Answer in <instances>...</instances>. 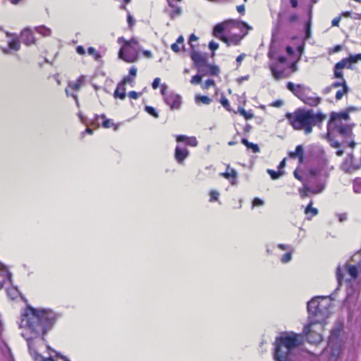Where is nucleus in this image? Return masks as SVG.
<instances>
[{"mask_svg": "<svg viewBox=\"0 0 361 361\" xmlns=\"http://www.w3.org/2000/svg\"><path fill=\"white\" fill-rule=\"evenodd\" d=\"M61 315L50 309L27 306L21 315V326L30 332L45 336L61 319Z\"/></svg>", "mask_w": 361, "mask_h": 361, "instance_id": "nucleus-1", "label": "nucleus"}, {"mask_svg": "<svg viewBox=\"0 0 361 361\" xmlns=\"http://www.w3.org/2000/svg\"><path fill=\"white\" fill-rule=\"evenodd\" d=\"M285 117L295 130H302L305 135L310 134L314 126H321L326 118L325 114L321 111L314 114L312 109L302 108L286 113Z\"/></svg>", "mask_w": 361, "mask_h": 361, "instance_id": "nucleus-2", "label": "nucleus"}, {"mask_svg": "<svg viewBox=\"0 0 361 361\" xmlns=\"http://www.w3.org/2000/svg\"><path fill=\"white\" fill-rule=\"evenodd\" d=\"M303 342V336L294 332L285 333L277 337L274 344V360L290 361L293 350L302 345Z\"/></svg>", "mask_w": 361, "mask_h": 361, "instance_id": "nucleus-3", "label": "nucleus"}, {"mask_svg": "<svg viewBox=\"0 0 361 361\" xmlns=\"http://www.w3.org/2000/svg\"><path fill=\"white\" fill-rule=\"evenodd\" d=\"M350 117L345 113L333 111L327 123V133L325 135L328 141H332V133H336L343 137L352 138L354 137L353 130L355 123H348Z\"/></svg>", "mask_w": 361, "mask_h": 361, "instance_id": "nucleus-4", "label": "nucleus"}, {"mask_svg": "<svg viewBox=\"0 0 361 361\" xmlns=\"http://www.w3.org/2000/svg\"><path fill=\"white\" fill-rule=\"evenodd\" d=\"M344 343L341 338V330L331 331L326 347L323 350V356L326 361L341 360L343 352Z\"/></svg>", "mask_w": 361, "mask_h": 361, "instance_id": "nucleus-5", "label": "nucleus"}, {"mask_svg": "<svg viewBox=\"0 0 361 361\" xmlns=\"http://www.w3.org/2000/svg\"><path fill=\"white\" fill-rule=\"evenodd\" d=\"M118 42L122 44L118 51V57L126 63H135L139 59V42L135 38L126 40L123 37L118 38Z\"/></svg>", "mask_w": 361, "mask_h": 361, "instance_id": "nucleus-6", "label": "nucleus"}, {"mask_svg": "<svg viewBox=\"0 0 361 361\" xmlns=\"http://www.w3.org/2000/svg\"><path fill=\"white\" fill-rule=\"evenodd\" d=\"M361 61V53L355 55H350L348 57L343 58L338 61L334 68V78L343 80L344 75L343 69H354V65Z\"/></svg>", "mask_w": 361, "mask_h": 361, "instance_id": "nucleus-7", "label": "nucleus"}, {"mask_svg": "<svg viewBox=\"0 0 361 361\" xmlns=\"http://www.w3.org/2000/svg\"><path fill=\"white\" fill-rule=\"evenodd\" d=\"M315 325L319 326V329L322 330L324 324L319 319H311L307 325L305 326L306 338L310 343L317 345L323 341V336L321 333L316 332L312 329Z\"/></svg>", "mask_w": 361, "mask_h": 361, "instance_id": "nucleus-8", "label": "nucleus"}, {"mask_svg": "<svg viewBox=\"0 0 361 361\" xmlns=\"http://www.w3.org/2000/svg\"><path fill=\"white\" fill-rule=\"evenodd\" d=\"M337 88L336 94H335V99L336 101L341 100L345 95H347L350 92V88L347 84V82L345 78L343 80H341V81H336L331 84L329 86L325 87L322 92L324 94H327L330 93L334 89Z\"/></svg>", "mask_w": 361, "mask_h": 361, "instance_id": "nucleus-9", "label": "nucleus"}, {"mask_svg": "<svg viewBox=\"0 0 361 361\" xmlns=\"http://www.w3.org/2000/svg\"><path fill=\"white\" fill-rule=\"evenodd\" d=\"M161 94L164 96L165 103L171 108V110H178L182 105V97L176 92L167 93L166 87H163L161 90Z\"/></svg>", "mask_w": 361, "mask_h": 361, "instance_id": "nucleus-10", "label": "nucleus"}, {"mask_svg": "<svg viewBox=\"0 0 361 361\" xmlns=\"http://www.w3.org/2000/svg\"><path fill=\"white\" fill-rule=\"evenodd\" d=\"M190 56L198 73L207 74L204 69V66L207 63L206 54L196 50V49H192L190 51Z\"/></svg>", "mask_w": 361, "mask_h": 361, "instance_id": "nucleus-11", "label": "nucleus"}, {"mask_svg": "<svg viewBox=\"0 0 361 361\" xmlns=\"http://www.w3.org/2000/svg\"><path fill=\"white\" fill-rule=\"evenodd\" d=\"M307 310L310 316L309 317L310 321L311 319H323L324 312L322 308L320 307L319 298H314L307 303Z\"/></svg>", "mask_w": 361, "mask_h": 361, "instance_id": "nucleus-12", "label": "nucleus"}, {"mask_svg": "<svg viewBox=\"0 0 361 361\" xmlns=\"http://www.w3.org/2000/svg\"><path fill=\"white\" fill-rule=\"evenodd\" d=\"M300 100L305 104L312 107L317 106L322 102V99L317 97L316 93L312 92L310 87L307 88Z\"/></svg>", "mask_w": 361, "mask_h": 361, "instance_id": "nucleus-13", "label": "nucleus"}, {"mask_svg": "<svg viewBox=\"0 0 361 361\" xmlns=\"http://www.w3.org/2000/svg\"><path fill=\"white\" fill-rule=\"evenodd\" d=\"M85 78L84 75H80L75 81H70L68 83V87L65 89L67 97H73L77 99V95L70 93V90L73 92H78L81 87L85 84Z\"/></svg>", "mask_w": 361, "mask_h": 361, "instance_id": "nucleus-14", "label": "nucleus"}, {"mask_svg": "<svg viewBox=\"0 0 361 361\" xmlns=\"http://www.w3.org/2000/svg\"><path fill=\"white\" fill-rule=\"evenodd\" d=\"M307 87L301 84L295 85L292 82H288L286 84V88L299 99H300L304 92H306Z\"/></svg>", "mask_w": 361, "mask_h": 361, "instance_id": "nucleus-15", "label": "nucleus"}, {"mask_svg": "<svg viewBox=\"0 0 361 361\" xmlns=\"http://www.w3.org/2000/svg\"><path fill=\"white\" fill-rule=\"evenodd\" d=\"M190 153L187 148L177 145L175 149L174 157L178 164H183Z\"/></svg>", "mask_w": 361, "mask_h": 361, "instance_id": "nucleus-16", "label": "nucleus"}, {"mask_svg": "<svg viewBox=\"0 0 361 361\" xmlns=\"http://www.w3.org/2000/svg\"><path fill=\"white\" fill-rule=\"evenodd\" d=\"M176 140L178 142H184L185 145L189 147H197L198 145V141L197 138L194 136L188 137L183 135H176Z\"/></svg>", "mask_w": 361, "mask_h": 361, "instance_id": "nucleus-17", "label": "nucleus"}, {"mask_svg": "<svg viewBox=\"0 0 361 361\" xmlns=\"http://www.w3.org/2000/svg\"><path fill=\"white\" fill-rule=\"evenodd\" d=\"M22 42L27 46L35 43L32 32L29 28H25L20 33Z\"/></svg>", "mask_w": 361, "mask_h": 361, "instance_id": "nucleus-18", "label": "nucleus"}, {"mask_svg": "<svg viewBox=\"0 0 361 361\" xmlns=\"http://www.w3.org/2000/svg\"><path fill=\"white\" fill-rule=\"evenodd\" d=\"M220 176L230 180L231 183L233 185L236 182L238 173L237 171L234 169L231 168L230 165L228 164L226 166V171L225 172L221 173Z\"/></svg>", "mask_w": 361, "mask_h": 361, "instance_id": "nucleus-19", "label": "nucleus"}, {"mask_svg": "<svg viewBox=\"0 0 361 361\" xmlns=\"http://www.w3.org/2000/svg\"><path fill=\"white\" fill-rule=\"evenodd\" d=\"M269 68L273 78L276 80H280L289 76V75L287 74L284 71V70H279L276 64H270Z\"/></svg>", "mask_w": 361, "mask_h": 361, "instance_id": "nucleus-20", "label": "nucleus"}, {"mask_svg": "<svg viewBox=\"0 0 361 361\" xmlns=\"http://www.w3.org/2000/svg\"><path fill=\"white\" fill-rule=\"evenodd\" d=\"M99 118L102 119V127L104 128H112L114 130H117L118 129L119 124L114 123L112 119L107 118L104 114H102L100 116L97 115L95 119L98 120Z\"/></svg>", "mask_w": 361, "mask_h": 361, "instance_id": "nucleus-21", "label": "nucleus"}, {"mask_svg": "<svg viewBox=\"0 0 361 361\" xmlns=\"http://www.w3.org/2000/svg\"><path fill=\"white\" fill-rule=\"evenodd\" d=\"M11 274L8 269L0 262V289H1L4 283L11 280Z\"/></svg>", "mask_w": 361, "mask_h": 361, "instance_id": "nucleus-22", "label": "nucleus"}, {"mask_svg": "<svg viewBox=\"0 0 361 361\" xmlns=\"http://www.w3.org/2000/svg\"><path fill=\"white\" fill-rule=\"evenodd\" d=\"M288 157L291 159H298L299 163L302 164L304 162V150L303 147L301 145L296 146L294 152H288Z\"/></svg>", "mask_w": 361, "mask_h": 361, "instance_id": "nucleus-23", "label": "nucleus"}, {"mask_svg": "<svg viewBox=\"0 0 361 361\" xmlns=\"http://www.w3.org/2000/svg\"><path fill=\"white\" fill-rule=\"evenodd\" d=\"M231 25V22H228V20H225L223 23L216 24L213 29V35L216 37V38H219L221 37L224 31H225L228 26Z\"/></svg>", "mask_w": 361, "mask_h": 361, "instance_id": "nucleus-24", "label": "nucleus"}, {"mask_svg": "<svg viewBox=\"0 0 361 361\" xmlns=\"http://www.w3.org/2000/svg\"><path fill=\"white\" fill-rule=\"evenodd\" d=\"M126 85L123 83L118 82L117 87L114 92V97L115 99H120L123 100L126 97Z\"/></svg>", "mask_w": 361, "mask_h": 361, "instance_id": "nucleus-25", "label": "nucleus"}, {"mask_svg": "<svg viewBox=\"0 0 361 361\" xmlns=\"http://www.w3.org/2000/svg\"><path fill=\"white\" fill-rule=\"evenodd\" d=\"M322 190H312L310 186L304 183L303 187L299 189V194L302 199L306 198L309 193L317 194L321 192Z\"/></svg>", "mask_w": 361, "mask_h": 361, "instance_id": "nucleus-26", "label": "nucleus"}, {"mask_svg": "<svg viewBox=\"0 0 361 361\" xmlns=\"http://www.w3.org/2000/svg\"><path fill=\"white\" fill-rule=\"evenodd\" d=\"M204 73H207V75H212V76H217L219 74V68L218 66L215 65H211L209 63H206L205 66H204Z\"/></svg>", "mask_w": 361, "mask_h": 361, "instance_id": "nucleus-27", "label": "nucleus"}, {"mask_svg": "<svg viewBox=\"0 0 361 361\" xmlns=\"http://www.w3.org/2000/svg\"><path fill=\"white\" fill-rule=\"evenodd\" d=\"M212 99L206 95L196 94L195 96V102L196 104L209 105L212 103Z\"/></svg>", "mask_w": 361, "mask_h": 361, "instance_id": "nucleus-28", "label": "nucleus"}, {"mask_svg": "<svg viewBox=\"0 0 361 361\" xmlns=\"http://www.w3.org/2000/svg\"><path fill=\"white\" fill-rule=\"evenodd\" d=\"M209 87H214L216 94L219 91V88L217 87L215 81L212 79H207L201 85V88L203 90H207Z\"/></svg>", "mask_w": 361, "mask_h": 361, "instance_id": "nucleus-29", "label": "nucleus"}, {"mask_svg": "<svg viewBox=\"0 0 361 361\" xmlns=\"http://www.w3.org/2000/svg\"><path fill=\"white\" fill-rule=\"evenodd\" d=\"M228 22H231V25L235 26L240 30L243 28H245L246 30H252V27H250L245 22L235 20H228Z\"/></svg>", "mask_w": 361, "mask_h": 361, "instance_id": "nucleus-30", "label": "nucleus"}, {"mask_svg": "<svg viewBox=\"0 0 361 361\" xmlns=\"http://www.w3.org/2000/svg\"><path fill=\"white\" fill-rule=\"evenodd\" d=\"M29 352L31 356L35 360H37L41 358V361H55L52 357L44 358L42 357V356L33 348L29 345Z\"/></svg>", "mask_w": 361, "mask_h": 361, "instance_id": "nucleus-31", "label": "nucleus"}, {"mask_svg": "<svg viewBox=\"0 0 361 361\" xmlns=\"http://www.w3.org/2000/svg\"><path fill=\"white\" fill-rule=\"evenodd\" d=\"M247 34V32H244L242 35H233L230 37L231 45H239L243 37Z\"/></svg>", "mask_w": 361, "mask_h": 361, "instance_id": "nucleus-32", "label": "nucleus"}, {"mask_svg": "<svg viewBox=\"0 0 361 361\" xmlns=\"http://www.w3.org/2000/svg\"><path fill=\"white\" fill-rule=\"evenodd\" d=\"M241 143L246 146L247 148L252 149V152L255 153L259 152V147L257 144L250 142L246 138H243L241 140Z\"/></svg>", "mask_w": 361, "mask_h": 361, "instance_id": "nucleus-33", "label": "nucleus"}, {"mask_svg": "<svg viewBox=\"0 0 361 361\" xmlns=\"http://www.w3.org/2000/svg\"><path fill=\"white\" fill-rule=\"evenodd\" d=\"M312 204L313 202L310 201L305 209V214L307 215L310 214L312 216H314L318 214V210L317 208L312 207Z\"/></svg>", "mask_w": 361, "mask_h": 361, "instance_id": "nucleus-34", "label": "nucleus"}, {"mask_svg": "<svg viewBox=\"0 0 361 361\" xmlns=\"http://www.w3.org/2000/svg\"><path fill=\"white\" fill-rule=\"evenodd\" d=\"M340 16H341V18L343 16L345 18H352L354 20H361V13H352L351 11H344V12H342Z\"/></svg>", "mask_w": 361, "mask_h": 361, "instance_id": "nucleus-35", "label": "nucleus"}, {"mask_svg": "<svg viewBox=\"0 0 361 361\" xmlns=\"http://www.w3.org/2000/svg\"><path fill=\"white\" fill-rule=\"evenodd\" d=\"M347 271L353 279H355L357 277L358 270L355 265H348Z\"/></svg>", "mask_w": 361, "mask_h": 361, "instance_id": "nucleus-36", "label": "nucleus"}, {"mask_svg": "<svg viewBox=\"0 0 361 361\" xmlns=\"http://www.w3.org/2000/svg\"><path fill=\"white\" fill-rule=\"evenodd\" d=\"M311 17L308 19V20L305 24V38L306 39H310L311 37Z\"/></svg>", "mask_w": 361, "mask_h": 361, "instance_id": "nucleus-37", "label": "nucleus"}, {"mask_svg": "<svg viewBox=\"0 0 361 361\" xmlns=\"http://www.w3.org/2000/svg\"><path fill=\"white\" fill-rule=\"evenodd\" d=\"M8 47L11 49L18 51L20 48V41L18 39H13L8 42Z\"/></svg>", "mask_w": 361, "mask_h": 361, "instance_id": "nucleus-38", "label": "nucleus"}, {"mask_svg": "<svg viewBox=\"0 0 361 361\" xmlns=\"http://www.w3.org/2000/svg\"><path fill=\"white\" fill-rule=\"evenodd\" d=\"M87 52L90 55H91L96 61H98L101 59L102 56L100 53L96 50L94 47H89L87 49Z\"/></svg>", "mask_w": 361, "mask_h": 361, "instance_id": "nucleus-39", "label": "nucleus"}, {"mask_svg": "<svg viewBox=\"0 0 361 361\" xmlns=\"http://www.w3.org/2000/svg\"><path fill=\"white\" fill-rule=\"evenodd\" d=\"M199 73L200 74H197L192 77V78L190 80V82L192 85L200 84L202 81V77L207 75V74H203V73Z\"/></svg>", "mask_w": 361, "mask_h": 361, "instance_id": "nucleus-40", "label": "nucleus"}, {"mask_svg": "<svg viewBox=\"0 0 361 361\" xmlns=\"http://www.w3.org/2000/svg\"><path fill=\"white\" fill-rule=\"evenodd\" d=\"M169 6H171L173 10L171 13V18H174L175 17L180 15L181 13V8L178 6H175L171 4L170 1H169Z\"/></svg>", "mask_w": 361, "mask_h": 361, "instance_id": "nucleus-41", "label": "nucleus"}, {"mask_svg": "<svg viewBox=\"0 0 361 361\" xmlns=\"http://www.w3.org/2000/svg\"><path fill=\"white\" fill-rule=\"evenodd\" d=\"M221 104L228 111H231V106L228 99L225 97L222 96L219 100Z\"/></svg>", "mask_w": 361, "mask_h": 361, "instance_id": "nucleus-42", "label": "nucleus"}, {"mask_svg": "<svg viewBox=\"0 0 361 361\" xmlns=\"http://www.w3.org/2000/svg\"><path fill=\"white\" fill-rule=\"evenodd\" d=\"M267 173L273 180L278 179L282 175V173L280 171H276L272 169H268Z\"/></svg>", "mask_w": 361, "mask_h": 361, "instance_id": "nucleus-43", "label": "nucleus"}, {"mask_svg": "<svg viewBox=\"0 0 361 361\" xmlns=\"http://www.w3.org/2000/svg\"><path fill=\"white\" fill-rule=\"evenodd\" d=\"M361 178H357L353 182V190L355 192H360L361 191Z\"/></svg>", "mask_w": 361, "mask_h": 361, "instance_id": "nucleus-44", "label": "nucleus"}, {"mask_svg": "<svg viewBox=\"0 0 361 361\" xmlns=\"http://www.w3.org/2000/svg\"><path fill=\"white\" fill-rule=\"evenodd\" d=\"M292 258V250H288L286 254H284L281 259V262L287 263L290 261Z\"/></svg>", "mask_w": 361, "mask_h": 361, "instance_id": "nucleus-45", "label": "nucleus"}, {"mask_svg": "<svg viewBox=\"0 0 361 361\" xmlns=\"http://www.w3.org/2000/svg\"><path fill=\"white\" fill-rule=\"evenodd\" d=\"M238 111L240 115L243 116L247 120L253 118V114L250 112L246 111L243 108H240Z\"/></svg>", "mask_w": 361, "mask_h": 361, "instance_id": "nucleus-46", "label": "nucleus"}, {"mask_svg": "<svg viewBox=\"0 0 361 361\" xmlns=\"http://www.w3.org/2000/svg\"><path fill=\"white\" fill-rule=\"evenodd\" d=\"M219 193L216 190H211L209 192V202H213L217 201L219 199Z\"/></svg>", "mask_w": 361, "mask_h": 361, "instance_id": "nucleus-47", "label": "nucleus"}, {"mask_svg": "<svg viewBox=\"0 0 361 361\" xmlns=\"http://www.w3.org/2000/svg\"><path fill=\"white\" fill-rule=\"evenodd\" d=\"M198 40V37L195 34H191L189 37V44L190 47V49H195V46L193 44V42H196Z\"/></svg>", "mask_w": 361, "mask_h": 361, "instance_id": "nucleus-48", "label": "nucleus"}, {"mask_svg": "<svg viewBox=\"0 0 361 361\" xmlns=\"http://www.w3.org/2000/svg\"><path fill=\"white\" fill-rule=\"evenodd\" d=\"M342 49H343V46L338 44V45H336L334 47L329 49V54H335V53L341 51Z\"/></svg>", "mask_w": 361, "mask_h": 361, "instance_id": "nucleus-49", "label": "nucleus"}, {"mask_svg": "<svg viewBox=\"0 0 361 361\" xmlns=\"http://www.w3.org/2000/svg\"><path fill=\"white\" fill-rule=\"evenodd\" d=\"M145 111L150 115L153 116L154 117H155V118L158 117V114H157L156 110L152 106H145Z\"/></svg>", "mask_w": 361, "mask_h": 361, "instance_id": "nucleus-50", "label": "nucleus"}, {"mask_svg": "<svg viewBox=\"0 0 361 361\" xmlns=\"http://www.w3.org/2000/svg\"><path fill=\"white\" fill-rule=\"evenodd\" d=\"M182 46L176 42L173 43L171 46V49L175 53H178L180 51V50L183 49Z\"/></svg>", "mask_w": 361, "mask_h": 361, "instance_id": "nucleus-51", "label": "nucleus"}, {"mask_svg": "<svg viewBox=\"0 0 361 361\" xmlns=\"http://www.w3.org/2000/svg\"><path fill=\"white\" fill-rule=\"evenodd\" d=\"M134 81V78L130 77V75H127L123 78V80L120 82L121 83H123L124 85L126 84H131Z\"/></svg>", "mask_w": 361, "mask_h": 361, "instance_id": "nucleus-52", "label": "nucleus"}, {"mask_svg": "<svg viewBox=\"0 0 361 361\" xmlns=\"http://www.w3.org/2000/svg\"><path fill=\"white\" fill-rule=\"evenodd\" d=\"M263 204H264V201L262 200L261 199L258 198V197H255L252 200V206L253 207L262 206Z\"/></svg>", "mask_w": 361, "mask_h": 361, "instance_id": "nucleus-53", "label": "nucleus"}, {"mask_svg": "<svg viewBox=\"0 0 361 361\" xmlns=\"http://www.w3.org/2000/svg\"><path fill=\"white\" fill-rule=\"evenodd\" d=\"M357 111V108L355 106H348L344 111H341L340 113H345L350 116V113Z\"/></svg>", "mask_w": 361, "mask_h": 361, "instance_id": "nucleus-54", "label": "nucleus"}, {"mask_svg": "<svg viewBox=\"0 0 361 361\" xmlns=\"http://www.w3.org/2000/svg\"><path fill=\"white\" fill-rule=\"evenodd\" d=\"M140 94L141 93H138L135 91H130L128 92V95L130 99H137Z\"/></svg>", "mask_w": 361, "mask_h": 361, "instance_id": "nucleus-55", "label": "nucleus"}, {"mask_svg": "<svg viewBox=\"0 0 361 361\" xmlns=\"http://www.w3.org/2000/svg\"><path fill=\"white\" fill-rule=\"evenodd\" d=\"M209 48L212 51H216V49H219V44L214 42V41H211L209 42Z\"/></svg>", "mask_w": 361, "mask_h": 361, "instance_id": "nucleus-56", "label": "nucleus"}, {"mask_svg": "<svg viewBox=\"0 0 361 361\" xmlns=\"http://www.w3.org/2000/svg\"><path fill=\"white\" fill-rule=\"evenodd\" d=\"M246 55L245 54H241L236 58L237 67H240L242 61L245 58Z\"/></svg>", "mask_w": 361, "mask_h": 361, "instance_id": "nucleus-57", "label": "nucleus"}, {"mask_svg": "<svg viewBox=\"0 0 361 361\" xmlns=\"http://www.w3.org/2000/svg\"><path fill=\"white\" fill-rule=\"evenodd\" d=\"M218 39L224 42L228 47L231 46L230 37H228L224 35H221Z\"/></svg>", "mask_w": 361, "mask_h": 361, "instance_id": "nucleus-58", "label": "nucleus"}, {"mask_svg": "<svg viewBox=\"0 0 361 361\" xmlns=\"http://www.w3.org/2000/svg\"><path fill=\"white\" fill-rule=\"evenodd\" d=\"M341 16L334 18L331 21V25L334 27H338L341 21Z\"/></svg>", "mask_w": 361, "mask_h": 361, "instance_id": "nucleus-59", "label": "nucleus"}, {"mask_svg": "<svg viewBox=\"0 0 361 361\" xmlns=\"http://www.w3.org/2000/svg\"><path fill=\"white\" fill-rule=\"evenodd\" d=\"M336 277H337V280L338 281V283L341 284V281L343 280V276L342 274V272H341V268L338 267L337 269V271H336Z\"/></svg>", "mask_w": 361, "mask_h": 361, "instance_id": "nucleus-60", "label": "nucleus"}, {"mask_svg": "<svg viewBox=\"0 0 361 361\" xmlns=\"http://www.w3.org/2000/svg\"><path fill=\"white\" fill-rule=\"evenodd\" d=\"M137 68L135 66H133L129 69L128 75H130V77H132L133 78L135 79V78L136 77V75H137Z\"/></svg>", "mask_w": 361, "mask_h": 361, "instance_id": "nucleus-61", "label": "nucleus"}, {"mask_svg": "<svg viewBox=\"0 0 361 361\" xmlns=\"http://www.w3.org/2000/svg\"><path fill=\"white\" fill-rule=\"evenodd\" d=\"M283 105V102L280 99H278V100H276V101H274L272 102L271 104H270V106H272V107H276V108H279V107H281V106Z\"/></svg>", "mask_w": 361, "mask_h": 361, "instance_id": "nucleus-62", "label": "nucleus"}, {"mask_svg": "<svg viewBox=\"0 0 361 361\" xmlns=\"http://www.w3.org/2000/svg\"><path fill=\"white\" fill-rule=\"evenodd\" d=\"M298 16L295 13L290 15L288 19V22L290 23H295L296 21H298Z\"/></svg>", "mask_w": 361, "mask_h": 361, "instance_id": "nucleus-63", "label": "nucleus"}, {"mask_svg": "<svg viewBox=\"0 0 361 361\" xmlns=\"http://www.w3.org/2000/svg\"><path fill=\"white\" fill-rule=\"evenodd\" d=\"M127 21L129 27L131 29L133 27L135 23L133 18L130 15H128L127 18Z\"/></svg>", "mask_w": 361, "mask_h": 361, "instance_id": "nucleus-64", "label": "nucleus"}]
</instances>
